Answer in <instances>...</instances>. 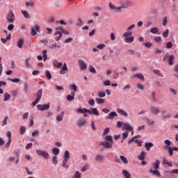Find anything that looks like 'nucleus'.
Segmentation results:
<instances>
[{
    "label": "nucleus",
    "mask_w": 178,
    "mask_h": 178,
    "mask_svg": "<svg viewBox=\"0 0 178 178\" xmlns=\"http://www.w3.org/2000/svg\"><path fill=\"white\" fill-rule=\"evenodd\" d=\"M31 35H33V37L37 35V31L38 33H41V31L40 30V26L38 25H35V27L31 26Z\"/></svg>",
    "instance_id": "20e7f679"
},
{
    "label": "nucleus",
    "mask_w": 178,
    "mask_h": 178,
    "mask_svg": "<svg viewBox=\"0 0 178 178\" xmlns=\"http://www.w3.org/2000/svg\"><path fill=\"white\" fill-rule=\"evenodd\" d=\"M115 116H118V113L116 112H111L106 117V118L112 120L113 119V118H115Z\"/></svg>",
    "instance_id": "b1692460"
},
{
    "label": "nucleus",
    "mask_w": 178,
    "mask_h": 178,
    "mask_svg": "<svg viewBox=\"0 0 178 178\" xmlns=\"http://www.w3.org/2000/svg\"><path fill=\"white\" fill-rule=\"evenodd\" d=\"M67 101H74V97L70 95L67 96Z\"/></svg>",
    "instance_id": "338daca9"
},
{
    "label": "nucleus",
    "mask_w": 178,
    "mask_h": 178,
    "mask_svg": "<svg viewBox=\"0 0 178 178\" xmlns=\"http://www.w3.org/2000/svg\"><path fill=\"white\" fill-rule=\"evenodd\" d=\"M36 154L40 156H42L44 159H48V158H49V153L47 152L45 150L36 149Z\"/></svg>",
    "instance_id": "f03ea898"
},
{
    "label": "nucleus",
    "mask_w": 178,
    "mask_h": 178,
    "mask_svg": "<svg viewBox=\"0 0 178 178\" xmlns=\"http://www.w3.org/2000/svg\"><path fill=\"white\" fill-rule=\"evenodd\" d=\"M25 6L26 8H34V2L33 1H26L25 2Z\"/></svg>",
    "instance_id": "72a5a7b5"
},
{
    "label": "nucleus",
    "mask_w": 178,
    "mask_h": 178,
    "mask_svg": "<svg viewBox=\"0 0 178 178\" xmlns=\"http://www.w3.org/2000/svg\"><path fill=\"white\" fill-rule=\"evenodd\" d=\"M52 154H54V155L56 156V155H59V148L58 147H54L52 149Z\"/></svg>",
    "instance_id": "4c0bfd02"
},
{
    "label": "nucleus",
    "mask_w": 178,
    "mask_h": 178,
    "mask_svg": "<svg viewBox=\"0 0 178 178\" xmlns=\"http://www.w3.org/2000/svg\"><path fill=\"white\" fill-rule=\"evenodd\" d=\"M152 147H154V143L149 142V143H145V147L146 148L147 151H150L151 148H152Z\"/></svg>",
    "instance_id": "aec40b11"
},
{
    "label": "nucleus",
    "mask_w": 178,
    "mask_h": 178,
    "mask_svg": "<svg viewBox=\"0 0 178 178\" xmlns=\"http://www.w3.org/2000/svg\"><path fill=\"white\" fill-rule=\"evenodd\" d=\"M88 69L90 73H97V70H95V68L92 65H90Z\"/></svg>",
    "instance_id": "603ef678"
},
{
    "label": "nucleus",
    "mask_w": 178,
    "mask_h": 178,
    "mask_svg": "<svg viewBox=\"0 0 178 178\" xmlns=\"http://www.w3.org/2000/svg\"><path fill=\"white\" fill-rule=\"evenodd\" d=\"M153 73H154V74H156V76H159V77H163V74L159 70H154Z\"/></svg>",
    "instance_id": "c85d7f7f"
},
{
    "label": "nucleus",
    "mask_w": 178,
    "mask_h": 178,
    "mask_svg": "<svg viewBox=\"0 0 178 178\" xmlns=\"http://www.w3.org/2000/svg\"><path fill=\"white\" fill-rule=\"evenodd\" d=\"M165 148L168 149V154L170 156H172V155H173V151L174 149H172V147H168V146H165Z\"/></svg>",
    "instance_id": "37998d69"
},
{
    "label": "nucleus",
    "mask_w": 178,
    "mask_h": 178,
    "mask_svg": "<svg viewBox=\"0 0 178 178\" xmlns=\"http://www.w3.org/2000/svg\"><path fill=\"white\" fill-rule=\"evenodd\" d=\"M162 35L163 38H168L169 35V29H166L165 31L163 32Z\"/></svg>",
    "instance_id": "a18cd8bd"
},
{
    "label": "nucleus",
    "mask_w": 178,
    "mask_h": 178,
    "mask_svg": "<svg viewBox=\"0 0 178 178\" xmlns=\"http://www.w3.org/2000/svg\"><path fill=\"white\" fill-rule=\"evenodd\" d=\"M45 76L47 80H51V79H52V75L51 74V72H49V70L45 71Z\"/></svg>",
    "instance_id": "58836bf2"
},
{
    "label": "nucleus",
    "mask_w": 178,
    "mask_h": 178,
    "mask_svg": "<svg viewBox=\"0 0 178 178\" xmlns=\"http://www.w3.org/2000/svg\"><path fill=\"white\" fill-rule=\"evenodd\" d=\"M108 6L112 10H115V12H119V10H118L119 7H116V6L113 5L112 3H109Z\"/></svg>",
    "instance_id": "473e14b6"
},
{
    "label": "nucleus",
    "mask_w": 178,
    "mask_h": 178,
    "mask_svg": "<svg viewBox=\"0 0 178 178\" xmlns=\"http://www.w3.org/2000/svg\"><path fill=\"white\" fill-rule=\"evenodd\" d=\"M106 93L105 92H99V95H98V97L99 98H104V97H106Z\"/></svg>",
    "instance_id": "052dcab7"
},
{
    "label": "nucleus",
    "mask_w": 178,
    "mask_h": 178,
    "mask_svg": "<svg viewBox=\"0 0 178 178\" xmlns=\"http://www.w3.org/2000/svg\"><path fill=\"white\" fill-rule=\"evenodd\" d=\"M133 77H138V79H140V80H144V75L142 74H136Z\"/></svg>",
    "instance_id": "09e8293b"
},
{
    "label": "nucleus",
    "mask_w": 178,
    "mask_h": 178,
    "mask_svg": "<svg viewBox=\"0 0 178 178\" xmlns=\"http://www.w3.org/2000/svg\"><path fill=\"white\" fill-rule=\"evenodd\" d=\"M79 66L81 70H87V63L84 62V60L79 59L78 60Z\"/></svg>",
    "instance_id": "39448f33"
},
{
    "label": "nucleus",
    "mask_w": 178,
    "mask_h": 178,
    "mask_svg": "<svg viewBox=\"0 0 178 178\" xmlns=\"http://www.w3.org/2000/svg\"><path fill=\"white\" fill-rule=\"evenodd\" d=\"M120 159L122 161L123 163H124V165H127V163H129V161H127V158H126V156H120Z\"/></svg>",
    "instance_id": "f704fd0d"
},
{
    "label": "nucleus",
    "mask_w": 178,
    "mask_h": 178,
    "mask_svg": "<svg viewBox=\"0 0 178 178\" xmlns=\"http://www.w3.org/2000/svg\"><path fill=\"white\" fill-rule=\"evenodd\" d=\"M143 45H145L146 48H151V47H152V43L149 42H145L143 43Z\"/></svg>",
    "instance_id": "6e6d98bb"
},
{
    "label": "nucleus",
    "mask_w": 178,
    "mask_h": 178,
    "mask_svg": "<svg viewBox=\"0 0 178 178\" xmlns=\"http://www.w3.org/2000/svg\"><path fill=\"white\" fill-rule=\"evenodd\" d=\"M23 16L25 17V19H30V17H31V16L30 15V13H29V12L27 11H24V10H21Z\"/></svg>",
    "instance_id": "2f4dec72"
},
{
    "label": "nucleus",
    "mask_w": 178,
    "mask_h": 178,
    "mask_svg": "<svg viewBox=\"0 0 178 178\" xmlns=\"http://www.w3.org/2000/svg\"><path fill=\"white\" fill-rule=\"evenodd\" d=\"M105 140L106 141H108V143H113V138L110 135L106 136Z\"/></svg>",
    "instance_id": "ea45409f"
},
{
    "label": "nucleus",
    "mask_w": 178,
    "mask_h": 178,
    "mask_svg": "<svg viewBox=\"0 0 178 178\" xmlns=\"http://www.w3.org/2000/svg\"><path fill=\"white\" fill-rule=\"evenodd\" d=\"M124 126V122H122L120 121L117 122V127H119V129L123 127Z\"/></svg>",
    "instance_id": "bf43d9fd"
},
{
    "label": "nucleus",
    "mask_w": 178,
    "mask_h": 178,
    "mask_svg": "<svg viewBox=\"0 0 178 178\" xmlns=\"http://www.w3.org/2000/svg\"><path fill=\"white\" fill-rule=\"evenodd\" d=\"M122 175L125 178H131V175H130V172L126 170L122 171Z\"/></svg>",
    "instance_id": "cd10ccee"
},
{
    "label": "nucleus",
    "mask_w": 178,
    "mask_h": 178,
    "mask_svg": "<svg viewBox=\"0 0 178 178\" xmlns=\"http://www.w3.org/2000/svg\"><path fill=\"white\" fill-rule=\"evenodd\" d=\"M133 33L131 31H127L123 33V37L127 38L128 37H131Z\"/></svg>",
    "instance_id": "c9c22d12"
},
{
    "label": "nucleus",
    "mask_w": 178,
    "mask_h": 178,
    "mask_svg": "<svg viewBox=\"0 0 178 178\" xmlns=\"http://www.w3.org/2000/svg\"><path fill=\"white\" fill-rule=\"evenodd\" d=\"M42 98V90L40 89L36 93V100L40 101Z\"/></svg>",
    "instance_id": "412c9836"
},
{
    "label": "nucleus",
    "mask_w": 178,
    "mask_h": 178,
    "mask_svg": "<svg viewBox=\"0 0 178 178\" xmlns=\"http://www.w3.org/2000/svg\"><path fill=\"white\" fill-rule=\"evenodd\" d=\"M136 144H138V147H143V141L140 139H135Z\"/></svg>",
    "instance_id": "3c124183"
},
{
    "label": "nucleus",
    "mask_w": 178,
    "mask_h": 178,
    "mask_svg": "<svg viewBox=\"0 0 178 178\" xmlns=\"http://www.w3.org/2000/svg\"><path fill=\"white\" fill-rule=\"evenodd\" d=\"M95 101L97 102V104H104L105 103V100H104V99H101V98H96Z\"/></svg>",
    "instance_id": "864d4df0"
},
{
    "label": "nucleus",
    "mask_w": 178,
    "mask_h": 178,
    "mask_svg": "<svg viewBox=\"0 0 178 178\" xmlns=\"http://www.w3.org/2000/svg\"><path fill=\"white\" fill-rule=\"evenodd\" d=\"M117 112L118 113H120L122 116H124V118H127L129 116V114L127 112L124 111V110L121 109V108H117Z\"/></svg>",
    "instance_id": "2eb2a0df"
},
{
    "label": "nucleus",
    "mask_w": 178,
    "mask_h": 178,
    "mask_svg": "<svg viewBox=\"0 0 178 178\" xmlns=\"http://www.w3.org/2000/svg\"><path fill=\"white\" fill-rule=\"evenodd\" d=\"M53 65L55 67H60L62 66V65H63V63H62V62H58L57 60H54L53 61Z\"/></svg>",
    "instance_id": "393cba45"
},
{
    "label": "nucleus",
    "mask_w": 178,
    "mask_h": 178,
    "mask_svg": "<svg viewBox=\"0 0 178 178\" xmlns=\"http://www.w3.org/2000/svg\"><path fill=\"white\" fill-rule=\"evenodd\" d=\"M149 109L152 115H158L161 112L159 108L155 106H150Z\"/></svg>",
    "instance_id": "6e6552de"
},
{
    "label": "nucleus",
    "mask_w": 178,
    "mask_h": 178,
    "mask_svg": "<svg viewBox=\"0 0 178 178\" xmlns=\"http://www.w3.org/2000/svg\"><path fill=\"white\" fill-rule=\"evenodd\" d=\"M7 22H8V23H13V22H15V14L13 13V11L8 12Z\"/></svg>",
    "instance_id": "7ed1b4c3"
},
{
    "label": "nucleus",
    "mask_w": 178,
    "mask_h": 178,
    "mask_svg": "<svg viewBox=\"0 0 178 178\" xmlns=\"http://www.w3.org/2000/svg\"><path fill=\"white\" fill-rule=\"evenodd\" d=\"M64 158L66 159H70V152L69 151L66 150L64 153Z\"/></svg>",
    "instance_id": "49530a36"
},
{
    "label": "nucleus",
    "mask_w": 178,
    "mask_h": 178,
    "mask_svg": "<svg viewBox=\"0 0 178 178\" xmlns=\"http://www.w3.org/2000/svg\"><path fill=\"white\" fill-rule=\"evenodd\" d=\"M65 115V111H62L60 113V114H59L58 115H57L56 117V120L58 122H62L63 119V115Z\"/></svg>",
    "instance_id": "a878e982"
},
{
    "label": "nucleus",
    "mask_w": 178,
    "mask_h": 178,
    "mask_svg": "<svg viewBox=\"0 0 178 178\" xmlns=\"http://www.w3.org/2000/svg\"><path fill=\"white\" fill-rule=\"evenodd\" d=\"M129 5H130V3H129V1H125V2L122 3V5L120 6H118V12H120V10H122V9H127V7Z\"/></svg>",
    "instance_id": "f8f14e48"
},
{
    "label": "nucleus",
    "mask_w": 178,
    "mask_h": 178,
    "mask_svg": "<svg viewBox=\"0 0 178 178\" xmlns=\"http://www.w3.org/2000/svg\"><path fill=\"white\" fill-rule=\"evenodd\" d=\"M100 145H102L104 148L110 149L112 148V147H113V143L108 141L102 142L100 143Z\"/></svg>",
    "instance_id": "1a4fd4ad"
},
{
    "label": "nucleus",
    "mask_w": 178,
    "mask_h": 178,
    "mask_svg": "<svg viewBox=\"0 0 178 178\" xmlns=\"http://www.w3.org/2000/svg\"><path fill=\"white\" fill-rule=\"evenodd\" d=\"M124 42H127V44H131V42H134V36L125 38Z\"/></svg>",
    "instance_id": "6ab92c4d"
},
{
    "label": "nucleus",
    "mask_w": 178,
    "mask_h": 178,
    "mask_svg": "<svg viewBox=\"0 0 178 178\" xmlns=\"http://www.w3.org/2000/svg\"><path fill=\"white\" fill-rule=\"evenodd\" d=\"M47 50H43L42 54H43V60L45 62L47 60Z\"/></svg>",
    "instance_id": "0e129e2a"
},
{
    "label": "nucleus",
    "mask_w": 178,
    "mask_h": 178,
    "mask_svg": "<svg viewBox=\"0 0 178 178\" xmlns=\"http://www.w3.org/2000/svg\"><path fill=\"white\" fill-rule=\"evenodd\" d=\"M160 165H161V161H159V160H156L154 163H152V166L154 170H158Z\"/></svg>",
    "instance_id": "c756f323"
},
{
    "label": "nucleus",
    "mask_w": 178,
    "mask_h": 178,
    "mask_svg": "<svg viewBox=\"0 0 178 178\" xmlns=\"http://www.w3.org/2000/svg\"><path fill=\"white\" fill-rule=\"evenodd\" d=\"M104 86H111V81L107 80V81H104L103 82Z\"/></svg>",
    "instance_id": "774afa93"
},
{
    "label": "nucleus",
    "mask_w": 178,
    "mask_h": 178,
    "mask_svg": "<svg viewBox=\"0 0 178 178\" xmlns=\"http://www.w3.org/2000/svg\"><path fill=\"white\" fill-rule=\"evenodd\" d=\"M52 162L54 165H57L58 164V156H52Z\"/></svg>",
    "instance_id": "8fccbe9b"
},
{
    "label": "nucleus",
    "mask_w": 178,
    "mask_h": 178,
    "mask_svg": "<svg viewBox=\"0 0 178 178\" xmlns=\"http://www.w3.org/2000/svg\"><path fill=\"white\" fill-rule=\"evenodd\" d=\"M110 131V129L109 128H106L104 131H103V134H102V137L106 136V134H108Z\"/></svg>",
    "instance_id": "4d7b16f0"
},
{
    "label": "nucleus",
    "mask_w": 178,
    "mask_h": 178,
    "mask_svg": "<svg viewBox=\"0 0 178 178\" xmlns=\"http://www.w3.org/2000/svg\"><path fill=\"white\" fill-rule=\"evenodd\" d=\"M163 60H167L168 65H170V66H172V65H175V56L169 55L168 53H166L163 57Z\"/></svg>",
    "instance_id": "f257e3e1"
},
{
    "label": "nucleus",
    "mask_w": 178,
    "mask_h": 178,
    "mask_svg": "<svg viewBox=\"0 0 178 178\" xmlns=\"http://www.w3.org/2000/svg\"><path fill=\"white\" fill-rule=\"evenodd\" d=\"M23 44H24V40H23L22 38L19 39L17 42V45L18 48H22L23 47Z\"/></svg>",
    "instance_id": "bb28decb"
},
{
    "label": "nucleus",
    "mask_w": 178,
    "mask_h": 178,
    "mask_svg": "<svg viewBox=\"0 0 178 178\" xmlns=\"http://www.w3.org/2000/svg\"><path fill=\"white\" fill-rule=\"evenodd\" d=\"M163 50L158 49V47L154 49V54L155 55H161L162 54Z\"/></svg>",
    "instance_id": "79ce46f5"
},
{
    "label": "nucleus",
    "mask_w": 178,
    "mask_h": 178,
    "mask_svg": "<svg viewBox=\"0 0 178 178\" xmlns=\"http://www.w3.org/2000/svg\"><path fill=\"white\" fill-rule=\"evenodd\" d=\"M145 120L148 126H154V124H155V121H154L148 118H146L145 119Z\"/></svg>",
    "instance_id": "4be33fe9"
},
{
    "label": "nucleus",
    "mask_w": 178,
    "mask_h": 178,
    "mask_svg": "<svg viewBox=\"0 0 178 178\" xmlns=\"http://www.w3.org/2000/svg\"><path fill=\"white\" fill-rule=\"evenodd\" d=\"M90 165L88 163H86L81 169V172H86L88 169V167Z\"/></svg>",
    "instance_id": "e2e57ef3"
},
{
    "label": "nucleus",
    "mask_w": 178,
    "mask_h": 178,
    "mask_svg": "<svg viewBox=\"0 0 178 178\" xmlns=\"http://www.w3.org/2000/svg\"><path fill=\"white\" fill-rule=\"evenodd\" d=\"M95 162H104L105 161V156L97 154L95 156Z\"/></svg>",
    "instance_id": "0eeeda50"
},
{
    "label": "nucleus",
    "mask_w": 178,
    "mask_h": 178,
    "mask_svg": "<svg viewBox=\"0 0 178 178\" xmlns=\"http://www.w3.org/2000/svg\"><path fill=\"white\" fill-rule=\"evenodd\" d=\"M159 29L156 27H153L150 29L152 34H158Z\"/></svg>",
    "instance_id": "a19ab883"
},
{
    "label": "nucleus",
    "mask_w": 178,
    "mask_h": 178,
    "mask_svg": "<svg viewBox=\"0 0 178 178\" xmlns=\"http://www.w3.org/2000/svg\"><path fill=\"white\" fill-rule=\"evenodd\" d=\"M24 91L26 94H27L29 91V86L27 85V83H25L24 85Z\"/></svg>",
    "instance_id": "680f3d73"
},
{
    "label": "nucleus",
    "mask_w": 178,
    "mask_h": 178,
    "mask_svg": "<svg viewBox=\"0 0 178 178\" xmlns=\"http://www.w3.org/2000/svg\"><path fill=\"white\" fill-rule=\"evenodd\" d=\"M73 178H81V173H80V172L79 171H76L73 176Z\"/></svg>",
    "instance_id": "de8ad7c7"
},
{
    "label": "nucleus",
    "mask_w": 178,
    "mask_h": 178,
    "mask_svg": "<svg viewBox=\"0 0 178 178\" xmlns=\"http://www.w3.org/2000/svg\"><path fill=\"white\" fill-rule=\"evenodd\" d=\"M50 106H49V104H38L37 106V109H38V111H48V109H49Z\"/></svg>",
    "instance_id": "423d86ee"
},
{
    "label": "nucleus",
    "mask_w": 178,
    "mask_h": 178,
    "mask_svg": "<svg viewBox=\"0 0 178 178\" xmlns=\"http://www.w3.org/2000/svg\"><path fill=\"white\" fill-rule=\"evenodd\" d=\"M86 123H87V120L83 118H79L76 122V124L78 127H83V126H86Z\"/></svg>",
    "instance_id": "9b49d317"
},
{
    "label": "nucleus",
    "mask_w": 178,
    "mask_h": 178,
    "mask_svg": "<svg viewBox=\"0 0 178 178\" xmlns=\"http://www.w3.org/2000/svg\"><path fill=\"white\" fill-rule=\"evenodd\" d=\"M149 172L152 173L154 176H158V177L161 176V172H159V170H158L150 169Z\"/></svg>",
    "instance_id": "a211bd4d"
},
{
    "label": "nucleus",
    "mask_w": 178,
    "mask_h": 178,
    "mask_svg": "<svg viewBox=\"0 0 178 178\" xmlns=\"http://www.w3.org/2000/svg\"><path fill=\"white\" fill-rule=\"evenodd\" d=\"M146 155L147 153L145 152H141L140 154L138 156V159H139V161H144Z\"/></svg>",
    "instance_id": "5701e85b"
},
{
    "label": "nucleus",
    "mask_w": 178,
    "mask_h": 178,
    "mask_svg": "<svg viewBox=\"0 0 178 178\" xmlns=\"http://www.w3.org/2000/svg\"><path fill=\"white\" fill-rule=\"evenodd\" d=\"M24 133H26V127L22 126V127H20V134H21L22 136H23V134H24Z\"/></svg>",
    "instance_id": "13d9d810"
},
{
    "label": "nucleus",
    "mask_w": 178,
    "mask_h": 178,
    "mask_svg": "<svg viewBox=\"0 0 178 178\" xmlns=\"http://www.w3.org/2000/svg\"><path fill=\"white\" fill-rule=\"evenodd\" d=\"M172 47H173V43H172V42H168L165 44L166 49H170V48H172Z\"/></svg>",
    "instance_id": "c03bdc74"
},
{
    "label": "nucleus",
    "mask_w": 178,
    "mask_h": 178,
    "mask_svg": "<svg viewBox=\"0 0 178 178\" xmlns=\"http://www.w3.org/2000/svg\"><path fill=\"white\" fill-rule=\"evenodd\" d=\"M62 35H63L62 32L58 31H56L54 33V37H55L56 41H60V38H62Z\"/></svg>",
    "instance_id": "ddd939ff"
},
{
    "label": "nucleus",
    "mask_w": 178,
    "mask_h": 178,
    "mask_svg": "<svg viewBox=\"0 0 178 178\" xmlns=\"http://www.w3.org/2000/svg\"><path fill=\"white\" fill-rule=\"evenodd\" d=\"M70 90H73L75 92L77 91V86L76 84L72 83L70 85Z\"/></svg>",
    "instance_id": "5fc2aeb1"
},
{
    "label": "nucleus",
    "mask_w": 178,
    "mask_h": 178,
    "mask_svg": "<svg viewBox=\"0 0 178 178\" xmlns=\"http://www.w3.org/2000/svg\"><path fill=\"white\" fill-rule=\"evenodd\" d=\"M162 115V119H170L172 115H170V113H165V111H163L161 113Z\"/></svg>",
    "instance_id": "f3484780"
},
{
    "label": "nucleus",
    "mask_w": 178,
    "mask_h": 178,
    "mask_svg": "<svg viewBox=\"0 0 178 178\" xmlns=\"http://www.w3.org/2000/svg\"><path fill=\"white\" fill-rule=\"evenodd\" d=\"M76 111L78 113H89L90 115H92V112H91L89 109L87 108H79L76 109Z\"/></svg>",
    "instance_id": "9d476101"
},
{
    "label": "nucleus",
    "mask_w": 178,
    "mask_h": 178,
    "mask_svg": "<svg viewBox=\"0 0 178 178\" xmlns=\"http://www.w3.org/2000/svg\"><path fill=\"white\" fill-rule=\"evenodd\" d=\"M67 65H66V63L63 64V67L59 71L60 74H66V72H67Z\"/></svg>",
    "instance_id": "4468645a"
},
{
    "label": "nucleus",
    "mask_w": 178,
    "mask_h": 178,
    "mask_svg": "<svg viewBox=\"0 0 178 178\" xmlns=\"http://www.w3.org/2000/svg\"><path fill=\"white\" fill-rule=\"evenodd\" d=\"M91 112L93 115H95V116H99V112L98 111V109H97V108H91Z\"/></svg>",
    "instance_id": "7c9ffc66"
},
{
    "label": "nucleus",
    "mask_w": 178,
    "mask_h": 178,
    "mask_svg": "<svg viewBox=\"0 0 178 178\" xmlns=\"http://www.w3.org/2000/svg\"><path fill=\"white\" fill-rule=\"evenodd\" d=\"M10 99V95H9V93H8V92L4 93L3 102H6L7 101H9Z\"/></svg>",
    "instance_id": "e433bc0d"
},
{
    "label": "nucleus",
    "mask_w": 178,
    "mask_h": 178,
    "mask_svg": "<svg viewBox=\"0 0 178 178\" xmlns=\"http://www.w3.org/2000/svg\"><path fill=\"white\" fill-rule=\"evenodd\" d=\"M122 130H127V131H130V130H133V127L127 123H124L122 127Z\"/></svg>",
    "instance_id": "dca6fc26"
},
{
    "label": "nucleus",
    "mask_w": 178,
    "mask_h": 178,
    "mask_svg": "<svg viewBox=\"0 0 178 178\" xmlns=\"http://www.w3.org/2000/svg\"><path fill=\"white\" fill-rule=\"evenodd\" d=\"M8 80L9 81H12L13 83H19V81H20V79H19L18 78L9 79Z\"/></svg>",
    "instance_id": "69168bd1"
}]
</instances>
